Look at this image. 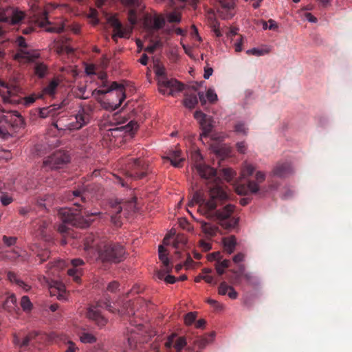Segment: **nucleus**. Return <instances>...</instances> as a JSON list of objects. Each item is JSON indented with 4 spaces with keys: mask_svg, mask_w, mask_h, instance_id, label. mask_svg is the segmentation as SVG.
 Wrapping results in <instances>:
<instances>
[{
    "mask_svg": "<svg viewBox=\"0 0 352 352\" xmlns=\"http://www.w3.org/2000/svg\"><path fill=\"white\" fill-rule=\"evenodd\" d=\"M192 157L195 162V167L199 176L203 179L210 180L213 184L208 186V199L204 197L201 192L197 191L193 195L188 206H192L194 204H199V210L207 219L217 220L219 225L226 230L234 228L239 223V218L232 217L234 206L228 204L223 208L217 210V206L223 205L228 200V195L219 184L216 176V170L201 162L202 157L199 153H195Z\"/></svg>",
    "mask_w": 352,
    "mask_h": 352,
    "instance_id": "obj_1",
    "label": "nucleus"
},
{
    "mask_svg": "<svg viewBox=\"0 0 352 352\" xmlns=\"http://www.w3.org/2000/svg\"><path fill=\"white\" fill-rule=\"evenodd\" d=\"M97 189L100 190V188L97 185H89L80 190H74L72 192L74 199L76 200L74 205V208H61L58 211V215L61 221L64 223L58 226V230L61 234H67L69 232L68 227L65 223L72 226L86 228L90 224V217L96 213H89L86 208L81 206L80 201L82 203H86L87 199L89 197H98L97 193H93L92 190Z\"/></svg>",
    "mask_w": 352,
    "mask_h": 352,
    "instance_id": "obj_2",
    "label": "nucleus"
},
{
    "mask_svg": "<svg viewBox=\"0 0 352 352\" xmlns=\"http://www.w3.org/2000/svg\"><path fill=\"white\" fill-rule=\"evenodd\" d=\"M0 22L19 25L18 30L23 34L32 33L35 30L36 26L44 27L50 24L45 10L36 16L34 19H30L27 17L25 12L12 6L0 8Z\"/></svg>",
    "mask_w": 352,
    "mask_h": 352,
    "instance_id": "obj_3",
    "label": "nucleus"
},
{
    "mask_svg": "<svg viewBox=\"0 0 352 352\" xmlns=\"http://www.w3.org/2000/svg\"><path fill=\"white\" fill-rule=\"evenodd\" d=\"M23 125V118L18 111L0 109V135L3 138Z\"/></svg>",
    "mask_w": 352,
    "mask_h": 352,
    "instance_id": "obj_4",
    "label": "nucleus"
},
{
    "mask_svg": "<svg viewBox=\"0 0 352 352\" xmlns=\"http://www.w3.org/2000/svg\"><path fill=\"white\" fill-rule=\"evenodd\" d=\"M128 20L130 25H124L111 13V39L117 41L118 38H129L132 33L133 25L137 22V13L135 9L131 8L128 11Z\"/></svg>",
    "mask_w": 352,
    "mask_h": 352,
    "instance_id": "obj_5",
    "label": "nucleus"
},
{
    "mask_svg": "<svg viewBox=\"0 0 352 352\" xmlns=\"http://www.w3.org/2000/svg\"><path fill=\"white\" fill-rule=\"evenodd\" d=\"M155 73L157 77L158 89L162 94L173 96L175 91H180L184 85L175 79H168L164 66L157 64L155 66Z\"/></svg>",
    "mask_w": 352,
    "mask_h": 352,
    "instance_id": "obj_6",
    "label": "nucleus"
},
{
    "mask_svg": "<svg viewBox=\"0 0 352 352\" xmlns=\"http://www.w3.org/2000/svg\"><path fill=\"white\" fill-rule=\"evenodd\" d=\"M130 324L131 327L127 328L129 347L132 351L140 352L144 343L147 342V338L144 336L146 330L142 324H135L133 320L130 321Z\"/></svg>",
    "mask_w": 352,
    "mask_h": 352,
    "instance_id": "obj_7",
    "label": "nucleus"
},
{
    "mask_svg": "<svg viewBox=\"0 0 352 352\" xmlns=\"http://www.w3.org/2000/svg\"><path fill=\"white\" fill-rule=\"evenodd\" d=\"M125 175L134 179H142L146 176L147 166L140 159L131 161V159H122L119 162Z\"/></svg>",
    "mask_w": 352,
    "mask_h": 352,
    "instance_id": "obj_8",
    "label": "nucleus"
},
{
    "mask_svg": "<svg viewBox=\"0 0 352 352\" xmlns=\"http://www.w3.org/2000/svg\"><path fill=\"white\" fill-rule=\"evenodd\" d=\"M85 72L89 76L98 74V78L102 80L104 86L102 88L95 91L96 98L103 109H109L110 108V103L106 99V94L110 92V85H107V74L104 72L96 74V67L94 65H86Z\"/></svg>",
    "mask_w": 352,
    "mask_h": 352,
    "instance_id": "obj_9",
    "label": "nucleus"
},
{
    "mask_svg": "<svg viewBox=\"0 0 352 352\" xmlns=\"http://www.w3.org/2000/svg\"><path fill=\"white\" fill-rule=\"evenodd\" d=\"M92 109L88 104L80 105L78 113L72 116L70 122L63 126L69 130H78L87 124L91 118Z\"/></svg>",
    "mask_w": 352,
    "mask_h": 352,
    "instance_id": "obj_10",
    "label": "nucleus"
},
{
    "mask_svg": "<svg viewBox=\"0 0 352 352\" xmlns=\"http://www.w3.org/2000/svg\"><path fill=\"white\" fill-rule=\"evenodd\" d=\"M102 309L110 311L109 301L100 300L96 306L90 307L87 312V316L94 320L99 327L104 326L107 322V320L102 314Z\"/></svg>",
    "mask_w": 352,
    "mask_h": 352,
    "instance_id": "obj_11",
    "label": "nucleus"
},
{
    "mask_svg": "<svg viewBox=\"0 0 352 352\" xmlns=\"http://www.w3.org/2000/svg\"><path fill=\"white\" fill-rule=\"evenodd\" d=\"M69 162V156L63 151H58L43 161V168L46 170L62 168Z\"/></svg>",
    "mask_w": 352,
    "mask_h": 352,
    "instance_id": "obj_12",
    "label": "nucleus"
},
{
    "mask_svg": "<svg viewBox=\"0 0 352 352\" xmlns=\"http://www.w3.org/2000/svg\"><path fill=\"white\" fill-rule=\"evenodd\" d=\"M21 89L16 85H9L0 81V94L4 102L10 103H19L22 98L19 96Z\"/></svg>",
    "mask_w": 352,
    "mask_h": 352,
    "instance_id": "obj_13",
    "label": "nucleus"
},
{
    "mask_svg": "<svg viewBox=\"0 0 352 352\" xmlns=\"http://www.w3.org/2000/svg\"><path fill=\"white\" fill-rule=\"evenodd\" d=\"M256 179L257 182L252 180H248L247 184L239 185L236 188V192L240 195H247L250 192L252 194L258 193L260 197L264 195L263 192L259 190V188L257 183L263 182L265 179V175L261 171H258L256 173Z\"/></svg>",
    "mask_w": 352,
    "mask_h": 352,
    "instance_id": "obj_14",
    "label": "nucleus"
},
{
    "mask_svg": "<svg viewBox=\"0 0 352 352\" xmlns=\"http://www.w3.org/2000/svg\"><path fill=\"white\" fill-rule=\"evenodd\" d=\"M111 96H115L116 101L111 102V111L119 108L126 98L124 87L117 82H111Z\"/></svg>",
    "mask_w": 352,
    "mask_h": 352,
    "instance_id": "obj_15",
    "label": "nucleus"
},
{
    "mask_svg": "<svg viewBox=\"0 0 352 352\" xmlns=\"http://www.w3.org/2000/svg\"><path fill=\"white\" fill-rule=\"evenodd\" d=\"M72 267L67 270V274L73 278L74 281L76 283H80L81 276L83 274V270L81 267L85 265V262L81 258H74L71 260Z\"/></svg>",
    "mask_w": 352,
    "mask_h": 352,
    "instance_id": "obj_16",
    "label": "nucleus"
},
{
    "mask_svg": "<svg viewBox=\"0 0 352 352\" xmlns=\"http://www.w3.org/2000/svg\"><path fill=\"white\" fill-rule=\"evenodd\" d=\"M96 261L101 262L104 265H108L110 260V245L107 241H101L98 245Z\"/></svg>",
    "mask_w": 352,
    "mask_h": 352,
    "instance_id": "obj_17",
    "label": "nucleus"
},
{
    "mask_svg": "<svg viewBox=\"0 0 352 352\" xmlns=\"http://www.w3.org/2000/svg\"><path fill=\"white\" fill-rule=\"evenodd\" d=\"M220 8L218 12L224 19H230L234 14L233 10L235 5V0H219Z\"/></svg>",
    "mask_w": 352,
    "mask_h": 352,
    "instance_id": "obj_18",
    "label": "nucleus"
},
{
    "mask_svg": "<svg viewBox=\"0 0 352 352\" xmlns=\"http://www.w3.org/2000/svg\"><path fill=\"white\" fill-rule=\"evenodd\" d=\"M18 45L21 48L15 55L16 59H23L28 61H31L34 58L29 52L26 50L27 44L25 40L22 36H19L16 40Z\"/></svg>",
    "mask_w": 352,
    "mask_h": 352,
    "instance_id": "obj_19",
    "label": "nucleus"
},
{
    "mask_svg": "<svg viewBox=\"0 0 352 352\" xmlns=\"http://www.w3.org/2000/svg\"><path fill=\"white\" fill-rule=\"evenodd\" d=\"M293 170L289 162H278L274 166L272 174L278 177H285L292 173Z\"/></svg>",
    "mask_w": 352,
    "mask_h": 352,
    "instance_id": "obj_20",
    "label": "nucleus"
},
{
    "mask_svg": "<svg viewBox=\"0 0 352 352\" xmlns=\"http://www.w3.org/2000/svg\"><path fill=\"white\" fill-rule=\"evenodd\" d=\"M122 204H111V225L113 224L116 228H119L122 224Z\"/></svg>",
    "mask_w": 352,
    "mask_h": 352,
    "instance_id": "obj_21",
    "label": "nucleus"
},
{
    "mask_svg": "<svg viewBox=\"0 0 352 352\" xmlns=\"http://www.w3.org/2000/svg\"><path fill=\"white\" fill-rule=\"evenodd\" d=\"M144 23L148 29L157 30L164 27L165 20L162 16H155L153 18L146 17Z\"/></svg>",
    "mask_w": 352,
    "mask_h": 352,
    "instance_id": "obj_22",
    "label": "nucleus"
},
{
    "mask_svg": "<svg viewBox=\"0 0 352 352\" xmlns=\"http://www.w3.org/2000/svg\"><path fill=\"white\" fill-rule=\"evenodd\" d=\"M126 251L123 245L116 243L111 244V263H119L125 258Z\"/></svg>",
    "mask_w": 352,
    "mask_h": 352,
    "instance_id": "obj_23",
    "label": "nucleus"
},
{
    "mask_svg": "<svg viewBox=\"0 0 352 352\" xmlns=\"http://www.w3.org/2000/svg\"><path fill=\"white\" fill-rule=\"evenodd\" d=\"M223 244L224 251L228 254H231L234 252L236 245V239L235 236L232 235L223 239Z\"/></svg>",
    "mask_w": 352,
    "mask_h": 352,
    "instance_id": "obj_24",
    "label": "nucleus"
},
{
    "mask_svg": "<svg viewBox=\"0 0 352 352\" xmlns=\"http://www.w3.org/2000/svg\"><path fill=\"white\" fill-rule=\"evenodd\" d=\"M166 159L170 162L173 166L177 168L181 167L184 162V159L181 157V151L178 150L170 152Z\"/></svg>",
    "mask_w": 352,
    "mask_h": 352,
    "instance_id": "obj_25",
    "label": "nucleus"
},
{
    "mask_svg": "<svg viewBox=\"0 0 352 352\" xmlns=\"http://www.w3.org/2000/svg\"><path fill=\"white\" fill-rule=\"evenodd\" d=\"M201 228L202 232L208 236H214L219 231V228L216 226L212 225L210 223L201 221H200Z\"/></svg>",
    "mask_w": 352,
    "mask_h": 352,
    "instance_id": "obj_26",
    "label": "nucleus"
},
{
    "mask_svg": "<svg viewBox=\"0 0 352 352\" xmlns=\"http://www.w3.org/2000/svg\"><path fill=\"white\" fill-rule=\"evenodd\" d=\"M3 307L10 313L16 311L18 308L16 307V298L15 296L12 294L8 296L3 302Z\"/></svg>",
    "mask_w": 352,
    "mask_h": 352,
    "instance_id": "obj_27",
    "label": "nucleus"
},
{
    "mask_svg": "<svg viewBox=\"0 0 352 352\" xmlns=\"http://www.w3.org/2000/svg\"><path fill=\"white\" fill-rule=\"evenodd\" d=\"M199 124L203 130V133L201 134V137L207 136L212 129V124L210 117L207 116L199 122Z\"/></svg>",
    "mask_w": 352,
    "mask_h": 352,
    "instance_id": "obj_28",
    "label": "nucleus"
},
{
    "mask_svg": "<svg viewBox=\"0 0 352 352\" xmlns=\"http://www.w3.org/2000/svg\"><path fill=\"white\" fill-rule=\"evenodd\" d=\"M58 85L59 80L57 78H54L45 87H44L43 90V94L49 96L54 95Z\"/></svg>",
    "mask_w": 352,
    "mask_h": 352,
    "instance_id": "obj_29",
    "label": "nucleus"
},
{
    "mask_svg": "<svg viewBox=\"0 0 352 352\" xmlns=\"http://www.w3.org/2000/svg\"><path fill=\"white\" fill-rule=\"evenodd\" d=\"M231 261L228 259H224L222 261L216 262L214 264L215 270L219 276L224 274L226 269L230 267Z\"/></svg>",
    "mask_w": 352,
    "mask_h": 352,
    "instance_id": "obj_30",
    "label": "nucleus"
},
{
    "mask_svg": "<svg viewBox=\"0 0 352 352\" xmlns=\"http://www.w3.org/2000/svg\"><path fill=\"white\" fill-rule=\"evenodd\" d=\"M36 226H38L36 229V232L38 236L41 237H45L47 235V229L49 226V223L45 220H39L38 222H36Z\"/></svg>",
    "mask_w": 352,
    "mask_h": 352,
    "instance_id": "obj_31",
    "label": "nucleus"
},
{
    "mask_svg": "<svg viewBox=\"0 0 352 352\" xmlns=\"http://www.w3.org/2000/svg\"><path fill=\"white\" fill-rule=\"evenodd\" d=\"M34 74L40 78H43L47 73L48 69L46 65L43 63H36L34 65Z\"/></svg>",
    "mask_w": 352,
    "mask_h": 352,
    "instance_id": "obj_32",
    "label": "nucleus"
},
{
    "mask_svg": "<svg viewBox=\"0 0 352 352\" xmlns=\"http://www.w3.org/2000/svg\"><path fill=\"white\" fill-rule=\"evenodd\" d=\"M198 103V98L196 94L186 95L184 104L188 109H193Z\"/></svg>",
    "mask_w": 352,
    "mask_h": 352,
    "instance_id": "obj_33",
    "label": "nucleus"
},
{
    "mask_svg": "<svg viewBox=\"0 0 352 352\" xmlns=\"http://www.w3.org/2000/svg\"><path fill=\"white\" fill-rule=\"evenodd\" d=\"M110 124L108 120L102 121L100 124V133L102 135L103 141L108 144V132L110 131Z\"/></svg>",
    "mask_w": 352,
    "mask_h": 352,
    "instance_id": "obj_34",
    "label": "nucleus"
},
{
    "mask_svg": "<svg viewBox=\"0 0 352 352\" xmlns=\"http://www.w3.org/2000/svg\"><path fill=\"white\" fill-rule=\"evenodd\" d=\"M95 241V236L92 234H89L85 236L84 239V250L90 253V252H94V243Z\"/></svg>",
    "mask_w": 352,
    "mask_h": 352,
    "instance_id": "obj_35",
    "label": "nucleus"
},
{
    "mask_svg": "<svg viewBox=\"0 0 352 352\" xmlns=\"http://www.w3.org/2000/svg\"><path fill=\"white\" fill-rule=\"evenodd\" d=\"M67 265L66 261L62 259L55 260L48 263V267L50 270H54V271H58L63 269Z\"/></svg>",
    "mask_w": 352,
    "mask_h": 352,
    "instance_id": "obj_36",
    "label": "nucleus"
},
{
    "mask_svg": "<svg viewBox=\"0 0 352 352\" xmlns=\"http://www.w3.org/2000/svg\"><path fill=\"white\" fill-rule=\"evenodd\" d=\"M166 249L162 246L160 245L158 248V253H159V258L163 263V267H168L170 266L169 263V259L166 254Z\"/></svg>",
    "mask_w": 352,
    "mask_h": 352,
    "instance_id": "obj_37",
    "label": "nucleus"
},
{
    "mask_svg": "<svg viewBox=\"0 0 352 352\" xmlns=\"http://www.w3.org/2000/svg\"><path fill=\"white\" fill-rule=\"evenodd\" d=\"M271 49L270 47H266L265 49H257L252 48L246 51V54L248 55H254L256 56H263L270 53Z\"/></svg>",
    "mask_w": 352,
    "mask_h": 352,
    "instance_id": "obj_38",
    "label": "nucleus"
},
{
    "mask_svg": "<svg viewBox=\"0 0 352 352\" xmlns=\"http://www.w3.org/2000/svg\"><path fill=\"white\" fill-rule=\"evenodd\" d=\"M186 340L185 337H177L175 339L173 347L177 352H182V350L186 345Z\"/></svg>",
    "mask_w": 352,
    "mask_h": 352,
    "instance_id": "obj_39",
    "label": "nucleus"
},
{
    "mask_svg": "<svg viewBox=\"0 0 352 352\" xmlns=\"http://www.w3.org/2000/svg\"><path fill=\"white\" fill-rule=\"evenodd\" d=\"M80 340L82 343L92 344L96 342V338L91 333L82 332L80 336Z\"/></svg>",
    "mask_w": 352,
    "mask_h": 352,
    "instance_id": "obj_40",
    "label": "nucleus"
},
{
    "mask_svg": "<svg viewBox=\"0 0 352 352\" xmlns=\"http://www.w3.org/2000/svg\"><path fill=\"white\" fill-rule=\"evenodd\" d=\"M7 276H8V278L11 282L16 283L18 285H19L20 287H23L26 290L28 289V288H26V287H28V286L23 280H21L18 279L17 277H16V275L14 272H9L8 273Z\"/></svg>",
    "mask_w": 352,
    "mask_h": 352,
    "instance_id": "obj_41",
    "label": "nucleus"
},
{
    "mask_svg": "<svg viewBox=\"0 0 352 352\" xmlns=\"http://www.w3.org/2000/svg\"><path fill=\"white\" fill-rule=\"evenodd\" d=\"M21 306L24 311H30L32 308V304L30 300V298L27 296H23L20 302Z\"/></svg>",
    "mask_w": 352,
    "mask_h": 352,
    "instance_id": "obj_42",
    "label": "nucleus"
},
{
    "mask_svg": "<svg viewBox=\"0 0 352 352\" xmlns=\"http://www.w3.org/2000/svg\"><path fill=\"white\" fill-rule=\"evenodd\" d=\"M172 271V266L163 267V269L157 270L155 273L156 277L160 280H164L167 274Z\"/></svg>",
    "mask_w": 352,
    "mask_h": 352,
    "instance_id": "obj_43",
    "label": "nucleus"
},
{
    "mask_svg": "<svg viewBox=\"0 0 352 352\" xmlns=\"http://www.w3.org/2000/svg\"><path fill=\"white\" fill-rule=\"evenodd\" d=\"M55 113V109L51 107H44L39 110V116L42 118H45L48 116H53Z\"/></svg>",
    "mask_w": 352,
    "mask_h": 352,
    "instance_id": "obj_44",
    "label": "nucleus"
},
{
    "mask_svg": "<svg viewBox=\"0 0 352 352\" xmlns=\"http://www.w3.org/2000/svg\"><path fill=\"white\" fill-rule=\"evenodd\" d=\"M234 131L236 133H241L244 135H246L248 132V129L246 127L244 122H239L235 124L234 126Z\"/></svg>",
    "mask_w": 352,
    "mask_h": 352,
    "instance_id": "obj_45",
    "label": "nucleus"
},
{
    "mask_svg": "<svg viewBox=\"0 0 352 352\" xmlns=\"http://www.w3.org/2000/svg\"><path fill=\"white\" fill-rule=\"evenodd\" d=\"M255 170V168L250 164L245 163L242 169V176L247 177L252 175Z\"/></svg>",
    "mask_w": 352,
    "mask_h": 352,
    "instance_id": "obj_46",
    "label": "nucleus"
},
{
    "mask_svg": "<svg viewBox=\"0 0 352 352\" xmlns=\"http://www.w3.org/2000/svg\"><path fill=\"white\" fill-rule=\"evenodd\" d=\"M38 334L39 333L36 331L30 333L23 338L22 342L20 344V346L22 347L28 345L29 342L35 339Z\"/></svg>",
    "mask_w": 352,
    "mask_h": 352,
    "instance_id": "obj_47",
    "label": "nucleus"
},
{
    "mask_svg": "<svg viewBox=\"0 0 352 352\" xmlns=\"http://www.w3.org/2000/svg\"><path fill=\"white\" fill-rule=\"evenodd\" d=\"M50 252L47 250H41L37 252L36 256L40 259V263L45 261L50 258Z\"/></svg>",
    "mask_w": 352,
    "mask_h": 352,
    "instance_id": "obj_48",
    "label": "nucleus"
},
{
    "mask_svg": "<svg viewBox=\"0 0 352 352\" xmlns=\"http://www.w3.org/2000/svg\"><path fill=\"white\" fill-rule=\"evenodd\" d=\"M197 318L196 312H189L185 315L184 322L186 325H191Z\"/></svg>",
    "mask_w": 352,
    "mask_h": 352,
    "instance_id": "obj_49",
    "label": "nucleus"
},
{
    "mask_svg": "<svg viewBox=\"0 0 352 352\" xmlns=\"http://www.w3.org/2000/svg\"><path fill=\"white\" fill-rule=\"evenodd\" d=\"M167 19L170 23H179L181 21V14L178 12H173L168 14Z\"/></svg>",
    "mask_w": 352,
    "mask_h": 352,
    "instance_id": "obj_50",
    "label": "nucleus"
},
{
    "mask_svg": "<svg viewBox=\"0 0 352 352\" xmlns=\"http://www.w3.org/2000/svg\"><path fill=\"white\" fill-rule=\"evenodd\" d=\"M125 6L129 8H138L140 5V0H120Z\"/></svg>",
    "mask_w": 352,
    "mask_h": 352,
    "instance_id": "obj_51",
    "label": "nucleus"
},
{
    "mask_svg": "<svg viewBox=\"0 0 352 352\" xmlns=\"http://www.w3.org/2000/svg\"><path fill=\"white\" fill-rule=\"evenodd\" d=\"M16 240L17 238L15 236H7L4 235L2 237V241L3 243L8 247H11L14 245L16 243Z\"/></svg>",
    "mask_w": 352,
    "mask_h": 352,
    "instance_id": "obj_52",
    "label": "nucleus"
},
{
    "mask_svg": "<svg viewBox=\"0 0 352 352\" xmlns=\"http://www.w3.org/2000/svg\"><path fill=\"white\" fill-rule=\"evenodd\" d=\"M206 97L210 103L215 102L218 99L217 94L212 89H208Z\"/></svg>",
    "mask_w": 352,
    "mask_h": 352,
    "instance_id": "obj_53",
    "label": "nucleus"
},
{
    "mask_svg": "<svg viewBox=\"0 0 352 352\" xmlns=\"http://www.w3.org/2000/svg\"><path fill=\"white\" fill-rule=\"evenodd\" d=\"M186 243V239L184 236H177L176 239H175V241L173 243V246L176 249L179 248L180 246L184 245Z\"/></svg>",
    "mask_w": 352,
    "mask_h": 352,
    "instance_id": "obj_54",
    "label": "nucleus"
},
{
    "mask_svg": "<svg viewBox=\"0 0 352 352\" xmlns=\"http://www.w3.org/2000/svg\"><path fill=\"white\" fill-rule=\"evenodd\" d=\"M124 127L127 131L133 133L138 130L139 125L137 122L131 120Z\"/></svg>",
    "mask_w": 352,
    "mask_h": 352,
    "instance_id": "obj_55",
    "label": "nucleus"
},
{
    "mask_svg": "<svg viewBox=\"0 0 352 352\" xmlns=\"http://www.w3.org/2000/svg\"><path fill=\"white\" fill-rule=\"evenodd\" d=\"M177 338V335L175 333H172L167 338V340L166 341L164 345L165 347L168 349H170L174 345L175 339Z\"/></svg>",
    "mask_w": 352,
    "mask_h": 352,
    "instance_id": "obj_56",
    "label": "nucleus"
},
{
    "mask_svg": "<svg viewBox=\"0 0 352 352\" xmlns=\"http://www.w3.org/2000/svg\"><path fill=\"white\" fill-rule=\"evenodd\" d=\"M229 288L230 286L228 285V284L225 281H223L222 283H221L219 287V294L220 295H226V294H228Z\"/></svg>",
    "mask_w": 352,
    "mask_h": 352,
    "instance_id": "obj_57",
    "label": "nucleus"
},
{
    "mask_svg": "<svg viewBox=\"0 0 352 352\" xmlns=\"http://www.w3.org/2000/svg\"><path fill=\"white\" fill-rule=\"evenodd\" d=\"M111 182L120 184L123 187L126 185L123 179L116 173H111Z\"/></svg>",
    "mask_w": 352,
    "mask_h": 352,
    "instance_id": "obj_58",
    "label": "nucleus"
},
{
    "mask_svg": "<svg viewBox=\"0 0 352 352\" xmlns=\"http://www.w3.org/2000/svg\"><path fill=\"white\" fill-rule=\"evenodd\" d=\"M231 272L236 275V278H239L245 273V266L240 265L237 270H232Z\"/></svg>",
    "mask_w": 352,
    "mask_h": 352,
    "instance_id": "obj_59",
    "label": "nucleus"
},
{
    "mask_svg": "<svg viewBox=\"0 0 352 352\" xmlns=\"http://www.w3.org/2000/svg\"><path fill=\"white\" fill-rule=\"evenodd\" d=\"M236 150L240 153H245L247 150V145L245 142H239L236 144Z\"/></svg>",
    "mask_w": 352,
    "mask_h": 352,
    "instance_id": "obj_60",
    "label": "nucleus"
},
{
    "mask_svg": "<svg viewBox=\"0 0 352 352\" xmlns=\"http://www.w3.org/2000/svg\"><path fill=\"white\" fill-rule=\"evenodd\" d=\"M195 344L199 349H203L208 344L207 338H199L195 341Z\"/></svg>",
    "mask_w": 352,
    "mask_h": 352,
    "instance_id": "obj_61",
    "label": "nucleus"
},
{
    "mask_svg": "<svg viewBox=\"0 0 352 352\" xmlns=\"http://www.w3.org/2000/svg\"><path fill=\"white\" fill-rule=\"evenodd\" d=\"M207 302L210 304L211 306H212L217 310H221L223 308L222 305H221L218 301L215 300L208 298L207 300Z\"/></svg>",
    "mask_w": 352,
    "mask_h": 352,
    "instance_id": "obj_62",
    "label": "nucleus"
},
{
    "mask_svg": "<svg viewBox=\"0 0 352 352\" xmlns=\"http://www.w3.org/2000/svg\"><path fill=\"white\" fill-rule=\"evenodd\" d=\"M19 256H20L19 254L16 251L12 250L11 252H8L5 256H2L7 259H9V260H14L16 258H18Z\"/></svg>",
    "mask_w": 352,
    "mask_h": 352,
    "instance_id": "obj_63",
    "label": "nucleus"
},
{
    "mask_svg": "<svg viewBox=\"0 0 352 352\" xmlns=\"http://www.w3.org/2000/svg\"><path fill=\"white\" fill-rule=\"evenodd\" d=\"M245 259V254L243 253L239 252L234 255L232 258V261L235 263H239L243 261Z\"/></svg>",
    "mask_w": 352,
    "mask_h": 352,
    "instance_id": "obj_64",
    "label": "nucleus"
}]
</instances>
